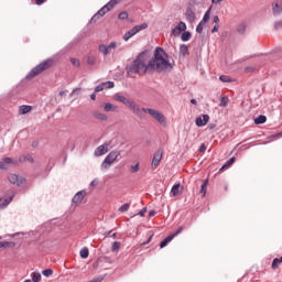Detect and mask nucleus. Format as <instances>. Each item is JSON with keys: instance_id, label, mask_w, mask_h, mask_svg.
Wrapping results in <instances>:
<instances>
[{"instance_id": "nucleus-49", "label": "nucleus", "mask_w": 282, "mask_h": 282, "mask_svg": "<svg viewBox=\"0 0 282 282\" xmlns=\"http://www.w3.org/2000/svg\"><path fill=\"white\" fill-rule=\"evenodd\" d=\"M105 84H99L95 87V94H99V91H105V87H104Z\"/></svg>"}, {"instance_id": "nucleus-51", "label": "nucleus", "mask_w": 282, "mask_h": 282, "mask_svg": "<svg viewBox=\"0 0 282 282\" xmlns=\"http://www.w3.org/2000/svg\"><path fill=\"white\" fill-rule=\"evenodd\" d=\"M70 63L72 65H74L75 67H80V61H78L77 58H70Z\"/></svg>"}, {"instance_id": "nucleus-7", "label": "nucleus", "mask_w": 282, "mask_h": 282, "mask_svg": "<svg viewBox=\"0 0 282 282\" xmlns=\"http://www.w3.org/2000/svg\"><path fill=\"white\" fill-rule=\"evenodd\" d=\"M147 28H149V24L147 22L140 25L133 26L132 29H130L123 34V41L126 42L129 41V39H132V36H135V34L142 32V30H147Z\"/></svg>"}, {"instance_id": "nucleus-57", "label": "nucleus", "mask_w": 282, "mask_h": 282, "mask_svg": "<svg viewBox=\"0 0 282 282\" xmlns=\"http://www.w3.org/2000/svg\"><path fill=\"white\" fill-rule=\"evenodd\" d=\"M107 47H108L109 51H110V50H116V47H118V43H116V42H110V44H109Z\"/></svg>"}, {"instance_id": "nucleus-12", "label": "nucleus", "mask_w": 282, "mask_h": 282, "mask_svg": "<svg viewBox=\"0 0 282 282\" xmlns=\"http://www.w3.org/2000/svg\"><path fill=\"white\" fill-rule=\"evenodd\" d=\"M210 120V116L208 115H202L196 117L195 124L196 127H206Z\"/></svg>"}, {"instance_id": "nucleus-16", "label": "nucleus", "mask_w": 282, "mask_h": 282, "mask_svg": "<svg viewBox=\"0 0 282 282\" xmlns=\"http://www.w3.org/2000/svg\"><path fill=\"white\" fill-rule=\"evenodd\" d=\"M180 188L183 191L184 186H182V183H175L171 188V195L172 197H177L180 195Z\"/></svg>"}, {"instance_id": "nucleus-10", "label": "nucleus", "mask_w": 282, "mask_h": 282, "mask_svg": "<svg viewBox=\"0 0 282 282\" xmlns=\"http://www.w3.org/2000/svg\"><path fill=\"white\" fill-rule=\"evenodd\" d=\"M111 143H104L99 145L97 149H95V158H100L101 155H105L109 153V147Z\"/></svg>"}, {"instance_id": "nucleus-20", "label": "nucleus", "mask_w": 282, "mask_h": 282, "mask_svg": "<svg viewBox=\"0 0 282 282\" xmlns=\"http://www.w3.org/2000/svg\"><path fill=\"white\" fill-rule=\"evenodd\" d=\"M175 239L171 234L169 236H166L161 242H160V248H166V246H169L172 240Z\"/></svg>"}, {"instance_id": "nucleus-50", "label": "nucleus", "mask_w": 282, "mask_h": 282, "mask_svg": "<svg viewBox=\"0 0 282 282\" xmlns=\"http://www.w3.org/2000/svg\"><path fill=\"white\" fill-rule=\"evenodd\" d=\"M98 19H102L101 17L98 15V13H95L91 19L89 20V23H96Z\"/></svg>"}, {"instance_id": "nucleus-61", "label": "nucleus", "mask_w": 282, "mask_h": 282, "mask_svg": "<svg viewBox=\"0 0 282 282\" xmlns=\"http://www.w3.org/2000/svg\"><path fill=\"white\" fill-rule=\"evenodd\" d=\"M155 215H158V212H155L154 209L149 212V217H155Z\"/></svg>"}, {"instance_id": "nucleus-28", "label": "nucleus", "mask_w": 282, "mask_h": 282, "mask_svg": "<svg viewBox=\"0 0 282 282\" xmlns=\"http://www.w3.org/2000/svg\"><path fill=\"white\" fill-rule=\"evenodd\" d=\"M154 236H155L154 232H150V235H149L147 241L142 242V243L140 245V248H147V246H149V245L151 243V241H153V237H154Z\"/></svg>"}, {"instance_id": "nucleus-53", "label": "nucleus", "mask_w": 282, "mask_h": 282, "mask_svg": "<svg viewBox=\"0 0 282 282\" xmlns=\"http://www.w3.org/2000/svg\"><path fill=\"white\" fill-rule=\"evenodd\" d=\"M279 138H282V131L281 132H278L275 134H272L270 137V140H279Z\"/></svg>"}, {"instance_id": "nucleus-27", "label": "nucleus", "mask_w": 282, "mask_h": 282, "mask_svg": "<svg viewBox=\"0 0 282 282\" xmlns=\"http://www.w3.org/2000/svg\"><path fill=\"white\" fill-rule=\"evenodd\" d=\"M178 54H180V56H186V54H188V45L181 44Z\"/></svg>"}, {"instance_id": "nucleus-47", "label": "nucleus", "mask_w": 282, "mask_h": 282, "mask_svg": "<svg viewBox=\"0 0 282 282\" xmlns=\"http://www.w3.org/2000/svg\"><path fill=\"white\" fill-rule=\"evenodd\" d=\"M87 65H96V57L88 56L86 59Z\"/></svg>"}, {"instance_id": "nucleus-59", "label": "nucleus", "mask_w": 282, "mask_h": 282, "mask_svg": "<svg viewBox=\"0 0 282 282\" xmlns=\"http://www.w3.org/2000/svg\"><path fill=\"white\" fill-rule=\"evenodd\" d=\"M43 3H47V0H35V6H43Z\"/></svg>"}, {"instance_id": "nucleus-44", "label": "nucleus", "mask_w": 282, "mask_h": 282, "mask_svg": "<svg viewBox=\"0 0 282 282\" xmlns=\"http://www.w3.org/2000/svg\"><path fill=\"white\" fill-rule=\"evenodd\" d=\"M238 34H246V24L241 23L237 28Z\"/></svg>"}, {"instance_id": "nucleus-15", "label": "nucleus", "mask_w": 282, "mask_h": 282, "mask_svg": "<svg viewBox=\"0 0 282 282\" xmlns=\"http://www.w3.org/2000/svg\"><path fill=\"white\" fill-rule=\"evenodd\" d=\"M185 19L188 23H195V19H197V15L195 14V11H193V8L187 7L185 12Z\"/></svg>"}, {"instance_id": "nucleus-58", "label": "nucleus", "mask_w": 282, "mask_h": 282, "mask_svg": "<svg viewBox=\"0 0 282 282\" xmlns=\"http://www.w3.org/2000/svg\"><path fill=\"white\" fill-rule=\"evenodd\" d=\"M138 215H139L140 217H144V215H147V207H143V208L138 213Z\"/></svg>"}, {"instance_id": "nucleus-40", "label": "nucleus", "mask_w": 282, "mask_h": 282, "mask_svg": "<svg viewBox=\"0 0 282 282\" xmlns=\"http://www.w3.org/2000/svg\"><path fill=\"white\" fill-rule=\"evenodd\" d=\"M118 250H120V242L119 241L112 242L111 252H118Z\"/></svg>"}, {"instance_id": "nucleus-29", "label": "nucleus", "mask_w": 282, "mask_h": 282, "mask_svg": "<svg viewBox=\"0 0 282 282\" xmlns=\"http://www.w3.org/2000/svg\"><path fill=\"white\" fill-rule=\"evenodd\" d=\"M79 257L80 259H87L89 257V248L84 247L83 249H80Z\"/></svg>"}, {"instance_id": "nucleus-31", "label": "nucleus", "mask_w": 282, "mask_h": 282, "mask_svg": "<svg viewBox=\"0 0 282 282\" xmlns=\"http://www.w3.org/2000/svg\"><path fill=\"white\" fill-rule=\"evenodd\" d=\"M99 52H101V54H104V56H109V47L105 44H100L99 45Z\"/></svg>"}, {"instance_id": "nucleus-56", "label": "nucleus", "mask_w": 282, "mask_h": 282, "mask_svg": "<svg viewBox=\"0 0 282 282\" xmlns=\"http://www.w3.org/2000/svg\"><path fill=\"white\" fill-rule=\"evenodd\" d=\"M207 147H206V143H202L198 148V152L199 153H204L206 151Z\"/></svg>"}, {"instance_id": "nucleus-14", "label": "nucleus", "mask_w": 282, "mask_h": 282, "mask_svg": "<svg viewBox=\"0 0 282 282\" xmlns=\"http://www.w3.org/2000/svg\"><path fill=\"white\" fill-rule=\"evenodd\" d=\"M10 184H15L18 186H21V184H25V178L20 177L17 174H10L8 177Z\"/></svg>"}, {"instance_id": "nucleus-30", "label": "nucleus", "mask_w": 282, "mask_h": 282, "mask_svg": "<svg viewBox=\"0 0 282 282\" xmlns=\"http://www.w3.org/2000/svg\"><path fill=\"white\" fill-rule=\"evenodd\" d=\"M100 85H104V89H113L116 87V83L108 80V82H104Z\"/></svg>"}, {"instance_id": "nucleus-13", "label": "nucleus", "mask_w": 282, "mask_h": 282, "mask_svg": "<svg viewBox=\"0 0 282 282\" xmlns=\"http://www.w3.org/2000/svg\"><path fill=\"white\" fill-rule=\"evenodd\" d=\"M272 13H273V17H281V14H282V0H275L272 3Z\"/></svg>"}, {"instance_id": "nucleus-42", "label": "nucleus", "mask_w": 282, "mask_h": 282, "mask_svg": "<svg viewBox=\"0 0 282 282\" xmlns=\"http://www.w3.org/2000/svg\"><path fill=\"white\" fill-rule=\"evenodd\" d=\"M3 162H4V164H13V165L18 164V162L14 161V159L9 158V156L3 158Z\"/></svg>"}, {"instance_id": "nucleus-41", "label": "nucleus", "mask_w": 282, "mask_h": 282, "mask_svg": "<svg viewBox=\"0 0 282 282\" xmlns=\"http://www.w3.org/2000/svg\"><path fill=\"white\" fill-rule=\"evenodd\" d=\"M42 274H43V276L50 278V276H52V274H54V270H52V269H44L42 271Z\"/></svg>"}, {"instance_id": "nucleus-45", "label": "nucleus", "mask_w": 282, "mask_h": 282, "mask_svg": "<svg viewBox=\"0 0 282 282\" xmlns=\"http://www.w3.org/2000/svg\"><path fill=\"white\" fill-rule=\"evenodd\" d=\"M184 231V226H180L175 231H173L171 235L175 238L177 235H181V232Z\"/></svg>"}, {"instance_id": "nucleus-8", "label": "nucleus", "mask_w": 282, "mask_h": 282, "mask_svg": "<svg viewBox=\"0 0 282 282\" xmlns=\"http://www.w3.org/2000/svg\"><path fill=\"white\" fill-rule=\"evenodd\" d=\"M164 156V150L159 149L158 151L154 152L152 163H151V169L155 171L160 166V162H162V158Z\"/></svg>"}, {"instance_id": "nucleus-3", "label": "nucleus", "mask_w": 282, "mask_h": 282, "mask_svg": "<svg viewBox=\"0 0 282 282\" xmlns=\"http://www.w3.org/2000/svg\"><path fill=\"white\" fill-rule=\"evenodd\" d=\"M54 65V59L47 58L43 62H41L39 65L33 67L25 76L26 80H31V78H36L40 74H43V72H47L51 67Z\"/></svg>"}, {"instance_id": "nucleus-64", "label": "nucleus", "mask_w": 282, "mask_h": 282, "mask_svg": "<svg viewBox=\"0 0 282 282\" xmlns=\"http://www.w3.org/2000/svg\"><path fill=\"white\" fill-rule=\"evenodd\" d=\"M214 23H216V25L219 24V15L214 17Z\"/></svg>"}, {"instance_id": "nucleus-9", "label": "nucleus", "mask_w": 282, "mask_h": 282, "mask_svg": "<svg viewBox=\"0 0 282 282\" xmlns=\"http://www.w3.org/2000/svg\"><path fill=\"white\" fill-rule=\"evenodd\" d=\"M85 197H87V191L82 189L74 195L72 198V204H76V206H78V204H83Z\"/></svg>"}, {"instance_id": "nucleus-4", "label": "nucleus", "mask_w": 282, "mask_h": 282, "mask_svg": "<svg viewBox=\"0 0 282 282\" xmlns=\"http://www.w3.org/2000/svg\"><path fill=\"white\" fill-rule=\"evenodd\" d=\"M113 98H115V100H117V102H122V105L128 107V109L133 111V113H137V116H142V110L140 109V106L135 104V101H133L120 94H116L113 96Z\"/></svg>"}, {"instance_id": "nucleus-35", "label": "nucleus", "mask_w": 282, "mask_h": 282, "mask_svg": "<svg viewBox=\"0 0 282 282\" xmlns=\"http://www.w3.org/2000/svg\"><path fill=\"white\" fill-rule=\"evenodd\" d=\"M204 25H206V22L200 20V22L196 26L197 34H202V32H204Z\"/></svg>"}, {"instance_id": "nucleus-5", "label": "nucleus", "mask_w": 282, "mask_h": 282, "mask_svg": "<svg viewBox=\"0 0 282 282\" xmlns=\"http://www.w3.org/2000/svg\"><path fill=\"white\" fill-rule=\"evenodd\" d=\"M141 111H143V113H150L151 117L159 122V124H166V117L159 110L153 108H142Z\"/></svg>"}, {"instance_id": "nucleus-55", "label": "nucleus", "mask_w": 282, "mask_h": 282, "mask_svg": "<svg viewBox=\"0 0 282 282\" xmlns=\"http://www.w3.org/2000/svg\"><path fill=\"white\" fill-rule=\"evenodd\" d=\"M8 165L6 164V161H0V171H7Z\"/></svg>"}, {"instance_id": "nucleus-32", "label": "nucleus", "mask_w": 282, "mask_h": 282, "mask_svg": "<svg viewBox=\"0 0 282 282\" xmlns=\"http://www.w3.org/2000/svg\"><path fill=\"white\" fill-rule=\"evenodd\" d=\"M210 10L212 8H209L205 13L204 17L200 21H203V23H208V21H210Z\"/></svg>"}, {"instance_id": "nucleus-25", "label": "nucleus", "mask_w": 282, "mask_h": 282, "mask_svg": "<svg viewBox=\"0 0 282 282\" xmlns=\"http://www.w3.org/2000/svg\"><path fill=\"white\" fill-rule=\"evenodd\" d=\"M189 39H193V33H191V31L185 30L181 35V41H183V43H186L188 42Z\"/></svg>"}, {"instance_id": "nucleus-2", "label": "nucleus", "mask_w": 282, "mask_h": 282, "mask_svg": "<svg viewBox=\"0 0 282 282\" xmlns=\"http://www.w3.org/2000/svg\"><path fill=\"white\" fill-rule=\"evenodd\" d=\"M147 58H149V50L142 51L137 55L131 64H127L126 72L128 76H131V74L140 75L150 72L149 63L145 62Z\"/></svg>"}, {"instance_id": "nucleus-60", "label": "nucleus", "mask_w": 282, "mask_h": 282, "mask_svg": "<svg viewBox=\"0 0 282 282\" xmlns=\"http://www.w3.org/2000/svg\"><path fill=\"white\" fill-rule=\"evenodd\" d=\"M215 32H219V26L217 24L212 29V34H215Z\"/></svg>"}, {"instance_id": "nucleus-17", "label": "nucleus", "mask_w": 282, "mask_h": 282, "mask_svg": "<svg viewBox=\"0 0 282 282\" xmlns=\"http://www.w3.org/2000/svg\"><path fill=\"white\" fill-rule=\"evenodd\" d=\"M12 199H14V194H12L11 196L7 197V198H0V210L2 208H6L8 206H10V203L12 202Z\"/></svg>"}, {"instance_id": "nucleus-43", "label": "nucleus", "mask_w": 282, "mask_h": 282, "mask_svg": "<svg viewBox=\"0 0 282 282\" xmlns=\"http://www.w3.org/2000/svg\"><path fill=\"white\" fill-rule=\"evenodd\" d=\"M219 107H228V97L223 96V97L220 98Z\"/></svg>"}, {"instance_id": "nucleus-19", "label": "nucleus", "mask_w": 282, "mask_h": 282, "mask_svg": "<svg viewBox=\"0 0 282 282\" xmlns=\"http://www.w3.org/2000/svg\"><path fill=\"white\" fill-rule=\"evenodd\" d=\"M120 1L122 0H110L108 3L104 6V8H106L108 12H111V10H113V8H116V6H118Z\"/></svg>"}, {"instance_id": "nucleus-54", "label": "nucleus", "mask_w": 282, "mask_h": 282, "mask_svg": "<svg viewBox=\"0 0 282 282\" xmlns=\"http://www.w3.org/2000/svg\"><path fill=\"white\" fill-rule=\"evenodd\" d=\"M256 67H253V66H247L246 68H245V72L247 73V74H252V72H256Z\"/></svg>"}, {"instance_id": "nucleus-23", "label": "nucleus", "mask_w": 282, "mask_h": 282, "mask_svg": "<svg viewBox=\"0 0 282 282\" xmlns=\"http://www.w3.org/2000/svg\"><path fill=\"white\" fill-rule=\"evenodd\" d=\"M265 122H268V117H265V115H259L254 118V124H265Z\"/></svg>"}, {"instance_id": "nucleus-62", "label": "nucleus", "mask_w": 282, "mask_h": 282, "mask_svg": "<svg viewBox=\"0 0 282 282\" xmlns=\"http://www.w3.org/2000/svg\"><path fill=\"white\" fill-rule=\"evenodd\" d=\"M90 186H98V180L95 178L90 182Z\"/></svg>"}, {"instance_id": "nucleus-52", "label": "nucleus", "mask_w": 282, "mask_h": 282, "mask_svg": "<svg viewBox=\"0 0 282 282\" xmlns=\"http://www.w3.org/2000/svg\"><path fill=\"white\" fill-rule=\"evenodd\" d=\"M274 30H282V20L276 21L273 25Z\"/></svg>"}, {"instance_id": "nucleus-46", "label": "nucleus", "mask_w": 282, "mask_h": 282, "mask_svg": "<svg viewBox=\"0 0 282 282\" xmlns=\"http://www.w3.org/2000/svg\"><path fill=\"white\" fill-rule=\"evenodd\" d=\"M107 9L105 7H101L98 11H97V15L99 17H105V14H107Z\"/></svg>"}, {"instance_id": "nucleus-33", "label": "nucleus", "mask_w": 282, "mask_h": 282, "mask_svg": "<svg viewBox=\"0 0 282 282\" xmlns=\"http://www.w3.org/2000/svg\"><path fill=\"white\" fill-rule=\"evenodd\" d=\"M281 263L282 262H281L280 258H274L272 263H271L272 270H276L279 268V265H281Z\"/></svg>"}, {"instance_id": "nucleus-21", "label": "nucleus", "mask_w": 282, "mask_h": 282, "mask_svg": "<svg viewBox=\"0 0 282 282\" xmlns=\"http://www.w3.org/2000/svg\"><path fill=\"white\" fill-rule=\"evenodd\" d=\"M104 111H107V112L118 111V106H113V104H111V102H105Z\"/></svg>"}, {"instance_id": "nucleus-11", "label": "nucleus", "mask_w": 282, "mask_h": 282, "mask_svg": "<svg viewBox=\"0 0 282 282\" xmlns=\"http://www.w3.org/2000/svg\"><path fill=\"white\" fill-rule=\"evenodd\" d=\"M186 22L180 21L178 24L172 29V34L177 37L186 30Z\"/></svg>"}, {"instance_id": "nucleus-22", "label": "nucleus", "mask_w": 282, "mask_h": 282, "mask_svg": "<svg viewBox=\"0 0 282 282\" xmlns=\"http://www.w3.org/2000/svg\"><path fill=\"white\" fill-rule=\"evenodd\" d=\"M30 111H32V106L30 105L20 106L19 113H21V116H25V113H30Z\"/></svg>"}, {"instance_id": "nucleus-26", "label": "nucleus", "mask_w": 282, "mask_h": 282, "mask_svg": "<svg viewBox=\"0 0 282 282\" xmlns=\"http://www.w3.org/2000/svg\"><path fill=\"white\" fill-rule=\"evenodd\" d=\"M93 116H94V118H96V120H101L102 122H106V120H109L107 115L101 113V112H94Z\"/></svg>"}, {"instance_id": "nucleus-48", "label": "nucleus", "mask_w": 282, "mask_h": 282, "mask_svg": "<svg viewBox=\"0 0 282 282\" xmlns=\"http://www.w3.org/2000/svg\"><path fill=\"white\" fill-rule=\"evenodd\" d=\"M131 173H138L140 171V163H135L130 167Z\"/></svg>"}, {"instance_id": "nucleus-34", "label": "nucleus", "mask_w": 282, "mask_h": 282, "mask_svg": "<svg viewBox=\"0 0 282 282\" xmlns=\"http://www.w3.org/2000/svg\"><path fill=\"white\" fill-rule=\"evenodd\" d=\"M31 276H32V282H41V279H42V276H41V273H39V272H33L32 274H31Z\"/></svg>"}, {"instance_id": "nucleus-1", "label": "nucleus", "mask_w": 282, "mask_h": 282, "mask_svg": "<svg viewBox=\"0 0 282 282\" xmlns=\"http://www.w3.org/2000/svg\"><path fill=\"white\" fill-rule=\"evenodd\" d=\"M148 67H150V72L167 74L169 72H173L175 62L171 63L169 59V53H166L164 47L156 46L153 51L152 57L148 61Z\"/></svg>"}, {"instance_id": "nucleus-63", "label": "nucleus", "mask_w": 282, "mask_h": 282, "mask_svg": "<svg viewBox=\"0 0 282 282\" xmlns=\"http://www.w3.org/2000/svg\"><path fill=\"white\" fill-rule=\"evenodd\" d=\"M28 162H31V164H34V158L32 155L26 156Z\"/></svg>"}, {"instance_id": "nucleus-18", "label": "nucleus", "mask_w": 282, "mask_h": 282, "mask_svg": "<svg viewBox=\"0 0 282 282\" xmlns=\"http://www.w3.org/2000/svg\"><path fill=\"white\" fill-rule=\"evenodd\" d=\"M235 162H237V158L231 156L229 160L226 161V163L220 167L219 171H226V169H230V166H232Z\"/></svg>"}, {"instance_id": "nucleus-38", "label": "nucleus", "mask_w": 282, "mask_h": 282, "mask_svg": "<svg viewBox=\"0 0 282 282\" xmlns=\"http://www.w3.org/2000/svg\"><path fill=\"white\" fill-rule=\"evenodd\" d=\"M118 19H120L121 21H127V19H129V13L127 11H121L118 14Z\"/></svg>"}, {"instance_id": "nucleus-39", "label": "nucleus", "mask_w": 282, "mask_h": 282, "mask_svg": "<svg viewBox=\"0 0 282 282\" xmlns=\"http://www.w3.org/2000/svg\"><path fill=\"white\" fill-rule=\"evenodd\" d=\"M219 80L221 83H232V79L228 75H220Z\"/></svg>"}, {"instance_id": "nucleus-37", "label": "nucleus", "mask_w": 282, "mask_h": 282, "mask_svg": "<svg viewBox=\"0 0 282 282\" xmlns=\"http://www.w3.org/2000/svg\"><path fill=\"white\" fill-rule=\"evenodd\" d=\"M17 246V242L13 241H2V248H14Z\"/></svg>"}, {"instance_id": "nucleus-36", "label": "nucleus", "mask_w": 282, "mask_h": 282, "mask_svg": "<svg viewBox=\"0 0 282 282\" xmlns=\"http://www.w3.org/2000/svg\"><path fill=\"white\" fill-rule=\"evenodd\" d=\"M129 208H131V204L130 203H124L123 205H121L119 207V213H127V210H129Z\"/></svg>"}, {"instance_id": "nucleus-6", "label": "nucleus", "mask_w": 282, "mask_h": 282, "mask_svg": "<svg viewBox=\"0 0 282 282\" xmlns=\"http://www.w3.org/2000/svg\"><path fill=\"white\" fill-rule=\"evenodd\" d=\"M120 155V151H111L102 161L100 169L104 171V169H109L113 164L116 160H118V156Z\"/></svg>"}, {"instance_id": "nucleus-24", "label": "nucleus", "mask_w": 282, "mask_h": 282, "mask_svg": "<svg viewBox=\"0 0 282 282\" xmlns=\"http://www.w3.org/2000/svg\"><path fill=\"white\" fill-rule=\"evenodd\" d=\"M207 191H208V178L204 180L203 184L200 185L202 197H206Z\"/></svg>"}]
</instances>
